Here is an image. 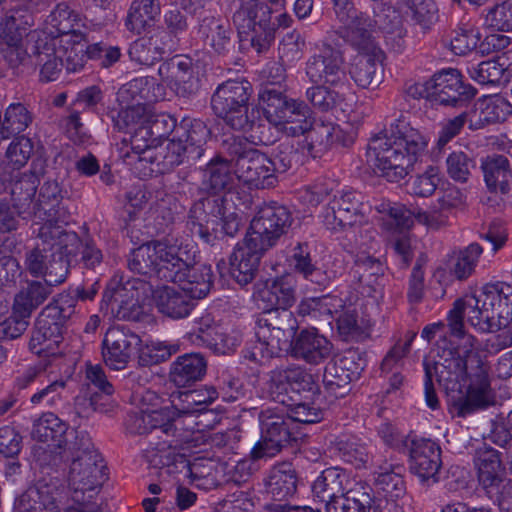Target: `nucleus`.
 I'll list each match as a JSON object with an SVG mask.
<instances>
[{
    "label": "nucleus",
    "mask_w": 512,
    "mask_h": 512,
    "mask_svg": "<svg viewBox=\"0 0 512 512\" xmlns=\"http://www.w3.org/2000/svg\"><path fill=\"white\" fill-rule=\"evenodd\" d=\"M474 336L463 337L456 349L445 348L432 362L424 360L425 400L429 408L439 407L433 378L450 395V411L457 417H466L494 404L490 387L489 365L475 347Z\"/></svg>",
    "instance_id": "obj_1"
},
{
    "label": "nucleus",
    "mask_w": 512,
    "mask_h": 512,
    "mask_svg": "<svg viewBox=\"0 0 512 512\" xmlns=\"http://www.w3.org/2000/svg\"><path fill=\"white\" fill-rule=\"evenodd\" d=\"M128 268L139 275L178 284L194 299L204 298L213 285L211 268L194 264L188 252L168 237L134 249L128 258Z\"/></svg>",
    "instance_id": "obj_2"
},
{
    "label": "nucleus",
    "mask_w": 512,
    "mask_h": 512,
    "mask_svg": "<svg viewBox=\"0 0 512 512\" xmlns=\"http://www.w3.org/2000/svg\"><path fill=\"white\" fill-rule=\"evenodd\" d=\"M426 146L425 137L417 129L398 120L389 131L371 138L367 161L387 181L398 183L411 173Z\"/></svg>",
    "instance_id": "obj_3"
},
{
    "label": "nucleus",
    "mask_w": 512,
    "mask_h": 512,
    "mask_svg": "<svg viewBox=\"0 0 512 512\" xmlns=\"http://www.w3.org/2000/svg\"><path fill=\"white\" fill-rule=\"evenodd\" d=\"M482 332H495L512 320V285L506 282L486 284L479 296L457 299L449 312L452 334L463 335V318Z\"/></svg>",
    "instance_id": "obj_4"
},
{
    "label": "nucleus",
    "mask_w": 512,
    "mask_h": 512,
    "mask_svg": "<svg viewBox=\"0 0 512 512\" xmlns=\"http://www.w3.org/2000/svg\"><path fill=\"white\" fill-rule=\"evenodd\" d=\"M252 85L247 80H228L220 84L211 97V107L215 115L230 128L238 131H251L250 137L264 145L276 141L266 124L255 123V111L250 109Z\"/></svg>",
    "instance_id": "obj_5"
},
{
    "label": "nucleus",
    "mask_w": 512,
    "mask_h": 512,
    "mask_svg": "<svg viewBox=\"0 0 512 512\" xmlns=\"http://www.w3.org/2000/svg\"><path fill=\"white\" fill-rule=\"evenodd\" d=\"M99 290L98 281L88 287L83 285L75 290V295L62 292L57 295L39 314L35 330L30 340V349L41 354L58 345L62 339L65 324L76 314L77 299L91 300Z\"/></svg>",
    "instance_id": "obj_6"
},
{
    "label": "nucleus",
    "mask_w": 512,
    "mask_h": 512,
    "mask_svg": "<svg viewBox=\"0 0 512 512\" xmlns=\"http://www.w3.org/2000/svg\"><path fill=\"white\" fill-rule=\"evenodd\" d=\"M67 449L68 452L62 459L72 458L68 475L72 501L78 505L88 506V509L100 508L99 505L92 504L91 500L104 479L105 466L101 455L85 435H81L80 440L71 443Z\"/></svg>",
    "instance_id": "obj_7"
},
{
    "label": "nucleus",
    "mask_w": 512,
    "mask_h": 512,
    "mask_svg": "<svg viewBox=\"0 0 512 512\" xmlns=\"http://www.w3.org/2000/svg\"><path fill=\"white\" fill-rule=\"evenodd\" d=\"M256 323L258 343L245 357L258 363L287 350L298 329L297 319L289 309L261 312Z\"/></svg>",
    "instance_id": "obj_8"
},
{
    "label": "nucleus",
    "mask_w": 512,
    "mask_h": 512,
    "mask_svg": "<svg viewBox=\"0 0 512 512\" xmlns=\"http://www.w3.org/2000/svg\"><path fill=\"white\" fill-rule=\"evenodd\" d=\"M264 117L287 136L303 135L310 127L309 107L304 101L289 98L275 87L265 86L259 93Z\"/></svg>",
    "instance_id": "obj_9"
},
{
    "label": "nucleus",
    "mask_w": 512,
    "mask_h": 512,
    "mask_svg": "<svg viewBox=\"0 0 512 512\" xmlns=\"http://www.w3.org/2000/svg\"><path fill=\"white\" fill-rule=\"evenodd\" d=\"M326 198L328 202L322 212V221L328 230L345 232L364 222L366 206L359 193L337 191L330 197L327 190L317 187L310 193L309 201L313 205H318Z\"/></svg>",
    "instance_id": "obj_10"
},
{
    "label": "nucleus",
    "mask_w": 512,
    "mask_h": 512,
    "mask_svg": "<svg viewBox=\"0 0 512 512\" xmlns=\"http://www.w3.org/2000/svg\"><path fill=\"white\" fill-rule=\"evenodd\" d=\"M272 9L262 0H244L233 14L240 41H248L257 53L267 51L275 38Z\"/></svg>",
    "instance_id": "obj_11"
},
{
    "label": "nucleus",
    "mask_w": 512,
    "mask_h": 512,
    "mask_svg": "<svg viewBox=\"0 0 512 512\" xmlns=\"http://www.w3.org/2000/svg\"><path fill=\"white\" fill-rule=\"evenodd\" d=\"M230 155L235 156L237 179L257 189L274 187L277 182L272 159L256 149H244L242 140L232 138L225 142Z\"/></svg>",
    "instance_id": "obj_12"
},
{
    "label": "nucleus",
    "mask_w": 512,
    "mask_h": 512,
    "mask_svg": "<svg viewBox=\"0 0 512 512\" xmlns=\"http://www.w3.org/2000/svg\"><path fill=\"white\" fill-rule=\"evenodd\" d=\"M383 11L386 12L383 19L381 15H376V19H371L363 13L355 15L344 28L342 37L357 51L356 56L383 54L372 35L373 28L379 26L387 32H393L401 22L398 13L392 7H387Z\"/></svg>",
    "instance_id": "obj_13"
},
{
    "label": "nucleus",
    "mask_w": 512,
    "mask_h": 512,
    "mask_svg": "<svg viewBox=\"0 0 512 512\" xmlns=\"http://www.w3.org/2000/svg\"><path fill=\"white\" fill-rule=\"evenodd\" d=\"M144 288L145 283L139 279L122 283L113 278L104 291L101 309L118 320L138 321L143 313L140 301Z\"/></svg>",
    "instance_id": "obj_14"
},
{
    "label": "nucleus",
    "mask_w": 512,
    "mask_h": 512,
    "mask_svg": "<svg viewBox=\"0 0 512 512\" xmlns=\"http://www.w3.org/2000/svg\"><path fill=\"white\" fill-rule=\"evenodd\" d=\"M267 391L273 401L287 406L300 393L315 394L318 385L312 374L300 366L280 367L269 373Z\"/></svg>",
    "instance_id": "obj_15"
},
{
    "label": "nucleus",
    "mask_w": 512,
    "mask_h": 512,
    "mask_svg": "<svg viewBox=\"0 0 512 512\" xmlns=\"http://www.w3.org/2000/svg\"><path fill=\"white\" fill-rule=\"evenodd\" d=\"M292 222L293 218L289 209L273 202L258 210L246 235L269 249L283 234L287 233Z\"/></svg>",
    "instance_id": "obj_16"
},
{
    "label": "nucleus",
    "mask_w": 512,
    "mask_h": 512,
    "mask_svg": "<svg viewBox=\"0 0 512 512\" xmlns=\"http://www.w3.org/2000/svg\"><path fill=\"white\" fill-rule=\"evenodd\" d=\"M70 214L67 209L48 210V218H43L44 223L39 228L38 237L50 250L56 249L69 261L70 256H75L80 250L82 241L77 233L66 230L63 225L68 223Z\"/></svg>",
    "instance_id": "obj_17"
},
{
    "label": "nucleus",
    "mask_w": 512,
    "mask_h": 512,
    "mask_svg": "<svg viewBox=\"0 0 512 512\" xmlns=\"http://www.w3.org/2000/svg\"><path fill=\"white\" fill-rule=\"evenodd\" d=\"M71 12L66 9H59L57 16L63 19H54L58 31L62 34L61 38H58L59 48L57 51L59 55H62L64 67L68 73L80 72L84 69L87 60L91 59L88 56L90 45L83 38L81 34H71L74 32L73 25L71 23Z\"/></svg>",
    "instance_id": "obj_18"
},
{
    "label": "nucleus",
    "mask_w": 512,
    "mask_h": 512,
    "mask_svg": "<svg viewBox=\"0 0 512 512\" xmlns=\"http://www.w3.org/2000/svg\"><path fill=\"white\" fill-rule=\"evenodd\" d=\"M261 439L251 451L254 459L273 457L287 445L291 439L290 422L272 409L262 410L259 414Z\"/></svg>",
    "instance_id": "obj_19"
},
{
    "label": "nucleus",
    "mask_w": 512,
    "mask_h": 512,
    "mask_svg": "<svg viewBox=\"0 0 512 512\" xmlns=\"http://www.w3.org/2000/svg\"><path fill=\"white\" fill-rule=\"evenodd\" d=\"M225 210V198L222 196L212 194L195 202L188 217L191 233L211 243L218 235V226Z\"/></svg>",
    "instance_id": "obj_20"
},
{
    "label": "nucleus",
    "mask_w": 512,
    "mask_h": 512,
    "mask_svg": "<svg viewBox=\"0 0 512 512\" xmlns=\"http://www.w3.org/2000/svg\"><path fill=\"white\" fill-rule=\"evenodd\" d=\"M305 74L314 84L342 87L347 83L343 55L330 45H325L319 53L307 59Z\"/></svg>",
    "instance_id": "obj_21"
},
{
    "label": "nucleus",
    "mask_w": 512,
    "mask_h": 512,
    "mask_svg": "<svg viewBox=\"0 0 512 512\" xmlns=\"http://www.w3.org/2000/svg\"><path fill=\"white\" fill-rule=\"evenodd\" d=\"M158 74L179 98H191L199 90V78L189 57L171 58L159 66Z\"/></svg>",
    "instance_id": "obj_22"
},
{
    "label": "nucleus",
    "mask_w": 512,
    "mask_h": 512,
    "mask_svg": "<svg viewBox=\"0 0 512 512\" xmlns=\"http://www.w3.org/2000/svg\"><path fill=\"white\" fill-rule=\"evenodd\" d=\"M141 339L125 326L110 327L102 341L104 363L113 370H122L129 363Z\"/></svg>",
    "instance_id": "obj_23"
},
{
    "label": "nucleus",
    "mask_w": 512,
    "mask_h": 512,
    "mask_svg": "<svg viewBox=\"0 0 512 512\" xmlns=\"http://www.w3.org/2000/svg\"><path fill=\"white\" fill-rule=\"evenodd\" d=\"M432 103L444 106H462L470 101L475 90L462 81L458 70L448 69L432 77Z\"/></svg>",
    "instance_id": "obj_24"
},
{
    "label": "nucleus",
    "mask_w": 512,
    "mask_h": 512,
    "mask_svg": "<svg viewBox=\"0 0 512 512\" xmlns=\"http://www.w3.org/2000/svg\"><path fill=\"white\" fill-rule=\"evenodd\" d=\"M31 436L39 442H51L52 451L63 458L68 452L71 443L79 441L81 436L53 413L43 414L32 427Z\"/></svg>",
    "instance_id": "obj_25"
},
{
    "label": "nucleus",
    "mask_w": 512,
    "mask_h": 512,
    "mask_svg": "<svg viewBox=\"0 0 512 512\" xmlns=\"http://www.w3.org/2000/svg\"><path fill=\"white\" fill-rule=\"evenodd\" d=\"M267 250L246 235L244 240L236 245L230 256V275L240 285L252 282L257 273L260 259Z\"/></svg>",
    "instance_id": "obj_26"
},
{
    "label": "nucleus",
    "mask_w": 512,
    "mask_h": 512,
    "mask_svg": "<svg viewBox=\"0 0 512 512\" xmlns=\"http://www.w3.org/2000/svg\"><path fill=\"white\" fill-rule=\"evenodd\" d=\"M289 348L295 359L318 365L331 356L333 344L316 328H307L294 336Z\"/></svg>",
    "instance_id": "obj_27"
},
{
    "label": "nucleus",
    "mask_w": 512,
    "mask_h": 512,
    "mask_svg": "<svg viewBox=\"0 0 512 512\" xmlns=\"http://www.w3.org/2000/svg\"><path fill=\"white\" fill-rule=\"evenodd\" d=\"M31 38L34 44H31L28 55L34 57L35 63L41 66V81L57 80L64 66L62 55L57 51L58 38L49 37L45 33H34Z\"/></svg>",
    "instance_id": "obj_28"
},
{
    "label": "nucleus",
    "mask_w": 512,
    "mask_h": 512,
    "mask_svg": "<svg viewBox=\"0 0 512 512\" xmlns=\"http://www.w3.org/2000/svg\"><path fill=\"white\" fill-rule=\"evenodd\" d=\"M69 261L54 257L46 248L35 247L25 256V267L33 277H43L50 284H61L68 275Z\"/></svg>",
    "instance_id": "obj_29"
},
{
    "label": "nucleus",
    "mask_w": 512,
    "mask_h": 512,
    "mask_svg": "<svg viewBox=\"0 0 512 512\" xmlns=\"http://www.w3.org/2000/svg\"><path fill=\"white\" fill-rule=\"evenodd\" d=\"M410 455V470L423 481H437L441 467V449L430 439H412L406 449Z\"/></svg>",
    "instance_id": "obj_30"
},
{
    "label": "nucleus",
    "mask_w": 512,
    "mask_h": 512,
    "mask_svg": "<svg viewBox=\"0 0 512 512\" xmlns=\"http://www.w3.org/2000/svg\"><path fill=\"white\" fill-rule=\"evenodd\" d=\"M35 492L39 503L51 512H103L101 508L88 509V506L75 504L66 487L56 478L38 481Z\"/></svg>",
    "instance_id": "obj_31"
},
{
    "label": "nucleus",
    "mask_w": 512,
    "mask_h": 512,
    "mask_svg": "<svg viewBox=\"0 0 512 512\" xmlns=\"http://www.w3.org/2000/svg\"><path fill=\"white\" fill-rule=\"evenodd\" d=\"M171 40L163 27H158L149 35L135 40L129 48L130 59L141 65H153L161 60L167 52H172Z\"/></svg>",
    "instance_id": "obj_32"
},
{
    "label": "nucleus",
    "mask_w": 512,
    "mask_h": 512,
    "mask_svg": "<svg viewBox=\"0 0 512 512\" xmlns=\"http://www.w3.org/2000/svg\"><path fill=\"white\" fill-rule=\"evenodd\" d=\"M306 99L321 112L340 110L343 113H349L353 109L351 103L353 97L347 83L342 87L315 84L306 90Z\"/></svg>",
    "instance_id": "obj_33"
},
{
    "label": "nucleus",
    "mask_w": 512,
    "mask_h": 512,
    "mask_svg": "<svg viewBox=\"0 0 512 512\" xmlns=\"http://www.w3.org/2000/svg\"><path fill=\"white\" fill-rule=\"evenodd\" d=\"M237 179L235 165L223 157L210 159L202 170L200 189L208 194L218 195L233 189Z\"/></svg>",
    "instance_id": "obj_34"
},
{
    "label": "nucleus",
    "mask_w": 512,
    "mask_h": 512,
    "mask_svg": "<svg viewBox=\"0 0 512 512\" xmlns=\"http://www.w3.org/2000/svg\"><path fill=\"white\" fill-rule=\"evenodd\" d=\"M355 480L339 467L325 469L314 481L312 491L315 497L325 502L326 506L334 501L340 500L350 490Z\"/></svg>",
    "instance_id": "obj_35"
},
{
    "label": "nucleus",
    "mask_w": 512,
    "mask_h": 512,
    "mask_svg": "<svg viewBox=\"0 0 512 512\" xmlns=\"http://www.w3.org/2000/svg\"><path fill=\"white\" fill-rule=\"evenodd\" d=\"M165 90L154 77H137L122 85L117 92L120 105L129 103L149 104L164 98Z\"/></svg>",
    "instance_id": "obj_36"
},
{
    "label": "nucleus",
    "mask_w": 512,
    "mask_h": 512,
    "mask_svg": "<svg viewBox=\"0 0 512 512\" xmlns=\"http://www.w3.org/2000/svg\"><path fill=\"white\" fill-rule=\"evenodd\" d=\"M198 34L204 44L218 54H227L234 48L233 31L229 23L220 17H203Z\"/></svg>",
    "instance_id": "obj_37"
},
{
    "label": "nucleus",
    "mask_w": 512,
    "mask_h": 512,
    "mask_svg": "<svg viewBox=\"0 0 512 512\" xmlns=\"http://www.w3.org/2000/svg\"><path fill=\"white\" fill-rule=\"evenodd\" d=\"M48 280H26L14 296L13 311L24 317H31L52 294L53 287Z\"/></svg>",
    "instance_id": "obj_38"
},
{
    "label": "nucleus",
    "mask_w": 512,
    "mask_h": 512,
    "mask_svg": "<svg viewBox=\"0 0 512 512\" xmlns=\"http://www.w3.org/2000/svg\"><path fill=\"white\" fill-rule=\"evenodd\" d=\"M207 369V362L200 353H187L172 362L169 371L170 381L177 387H186L200 381Z\"/></svg>",
    "instance_id": "obj_39"
},
{
    "label": "nucleus",
    "mask_w": 512,
    "mask_h": 512,
    "mask_svg": "<svg viewBox=\"0 0 512 512\" xmlns=\"http://www.w3.org/2000/svg\"><path fill=\"white\" fill-rule=\"evenodd\" d=\"M157 309L171 319H183L194 309V298L170 286H163L154 292Z\"/></svg>",
    "instance_id": "obj_40"
},
{
    "label": "nucleus",
    "mask_w": 512,
    "mask_h": 512,
    "mask_svg": "<svg viewBox=\"0 0 512 512\" xmlns=\"http://www.w3.org/2000/svg\"><path fill=\"white\" fill-rule=\"evenodd\" d=\"M476 465L479 486L484 493L493 492L496 486L508 480L499 453L492 448L478 451Z\"/></svg>",
    "instance_id": "obj_41"
},
{
    "label": "nucleus",
    "mask_w": 512,
    "mask_h": 512,
    "mask_svg": "<svg viewBox=\"0 0 512 512\" xmlns=\"http://www.w3.org/2000/svg\"><path fill=\"white\" fill-rule=\"evenodd\" d=\"M298 475L291 463L275 465L266 480L267 494L275 501H285L293 497L298 487Z\"/></svg>",
    "instance_id": "obj_42"
},
{
    "label": "nucleus",
    "mask_w": 512,
    "mask_h": 512,
    "mask_svg": "<svg viewBox=\"0 0 512 512\" xmlns=\"http://www.w3.org/2000/svg\"><path fill=\"white\" fill-rule=\"evenodd\" d=\"M465 202V195L454 185H449L442 192L437 200V205L433 206L431 212L419 211L415 214V218L419 223L429 227L438 228L447 221L445 212L459 208Z\"/></svg>",
    "instance_id": "obj_43"
},
{
    "label": "nucleus",
    "mask_w": 512,
    "mask_h": 512,
    "mask_svg": "<svg viewBox=\"0 0 512 512\" xmlns=\"http://www.w3.org/2000/svg\"><path fill=\"white\" fill-rule=\"evenodd\" d=\"M34 33L42 32L37 30L32 31V33L17 31L0 22V53L10 67H18L28 56L31 45L24 48L23 38L27 37L28 41L34 44V40L31 38Z\"/></svg>",
    "instance_id": "obj_44"
},
{
    "label": "nucleus",
    "mask_w": 512,
    "mask_h": 512,
    "mask_svg": "<svg viewBox=\"0 0 512 512\" xmlns=\"http://www.w3.org/2000/svg\"><path fill=\"white\" fill-rule=\"evenodd\" d=\"M218 398L214 387L179 391L171 394V404L179 417L205 411Z\"/></svg>",
    "instance_id": "obj_45"
},
{
    "label": "nucleus",
    "mask_w": 512,
    "mask_h": 512,
    "mask_svg": "<svg viewBox=\"0 0 512 512\" xmlns=\"http://www.w3.org/2000/svg\"><path fill=\"white\" fill-rule=\"evenodd\" d=\"M383 54L375 56H355L350 75L362 89H376L383 81Z\"/></svg>",
    "instance_id": "obj_46"
},
{
    "label": "nucleus",
    "mask_w": 512,
    "mask_h": 512,
    "mask_svg": "<svg viewBox=\"0 0 512 512\" xmlns=\"http://www.w3.org/2000/svg\"><path fill=\"white\" fill-rule=\"evenodd\" d=\"M481 168L485 183L491 192L508 193L512 172L507 157L503 155L487 156L482 161Z\"/></svg>",
    "instance_id": "obj_47"
},
{
    "label": "nucleus",
    "mask_w": 512,
    "mask_h": 512,
    "mask_svg": "<svg viewBox=\"0 0 512 512\" xmlns=\"http://www.w3.org/2000/svg\"><path fill=\"white\" fill-rule=\"evenodd\" d=\"M210 130L206 123L200 119L185 118L175 131L179 139H184L188 146L189 156L193 160L200 159L205 152L204 145L210 137Z\"/></svg>",
    "instance_id": "obj_48"
},
{
    "label": "nucleus",
    "mask_w": 512,
    "mask_h": 512,
    "mask_svg": "<svg viewBox=\"0 0 512 512\" xmlns=\"http://www.w3.org/2000/svg\"><path fill=\"white\" fill-rule=\"evenodd\" d=\"M160 14V0H134L129 8L125 26L130 32L141 34Z\"/></svg>",
    "instance_id": "obj_49"
},
{
    "label": "nucleus",
    "mask_w": 512,
    "mask_h": 512,
    "mask_svg": "<svg viewBox=\"0 0 512 512\" xmlns=\"http://www.w3.org/2000/svg\"><path fill=\"white\" fill-rule=\"evenodd\" d=\"M346 358L330 361L325 366L323 384L328 396L343 398L351 390L352 374L346 369Z\"/></svg>",
    "instance_id": "obj_50"
},
{
    "label": "nucleus",
    "mask_w": 512,
    "mask_h": 512,
    "mask_svg": "<svg viewBox=\"0 0 512 512\" xmlns=\"http://www.w3.org/2000/svg\"><path fill=\"white\" fill-rule=\"evenodd\" d=\"M353 272L363 288L369 289L368 295H371V292H377L380 288L379 279L384 275L385 265L379 258L360 253L356 256Z\"/></svg>",
    "instance_id": "obj_51"
},
{
    "label": "nucleus",
    "mask_w": 512,
    "mask_h": 512,
    "mask_svg": "<svg viewBox=\"0 0 512 512\" xmlns=\"http://www.w3.org/2000/svg\"><path fill=\"white\" fill-rule=\"evenodd\" d=\"M331 133H340L339 130H334L333 126L319 124L314 127L310 125L303 135L305 138L299 143V149L302 154L312 158L321 157L332 147Z\"/></svg>",
    "instance_id": "obj_52"
},
{
    "label": "nucleus",
    "mask_w": 512,
    "mask_h": 512,
    "mask_svg": "<svg viewBox=\"0 0 512 512\" xmlns=\"http://www.w3.org/2000/svg\"><path fill=\"white\" fill-rule=\"evenodd\" d=\"M38 185L39 179L32 172L23 173L14 180L11 186V199L19 213L27 211L33 204Z\"/></svg>",
    "instance_id": "obj_53"
},
{
    "label": "nucleus",
    "mask_w": 512,
    "mask_h": 512,
    "mask_svg": "<svg viewBox=\"0 0 512 512\" xmlns=\"http://www.w3.org/2000/svg\"><path fill=\"white\" fill-rule=\"evenodd\" d=\"M375 487L387 501H396L406 493L405 482L402 475L391 469V466L379 465V471L375 478Z\"/></svg>",
    "instance_id": "obj_54"
},
{
    "label": "nucleus",
    "mask_w": 512,
    "mask_h": 512,
    "mask_svg": "<svg viewBox=\"0 0 512 512\" xmlns=\"http://www.w3.org/2000/svg\"><path fill=\"white\" fill-rule=\"evenodd\" d=\"M483 248L478 243H471L459 250L451 259L450 273L458 280L467 279L477 266Z\"/></svg>",
    "instance_id": "obj_55"
},
{
    "label": "nucleus",
    "mask_w": 512,
    "mask_h": 512,
    "mask_svg": "<svg viewBox=\"0 0 512 512\" xmlns=\"http://www.w3.org/2000/svg\"><path fill=\"white\" fill-rule=\"evenodd\" d=\"M61 188L56 180H47L40 188L38 201L33 205L40 219L48 218V210L66 209L61 205Z\"/></svg>",
    "instance_id": "obj_56"
},
{
    "label": "nucleus",
    "mask_w": 512,
    "mask_h": 512,
    "mask_svg": "<svg viewBox=\"0 0 512 512\" xmlns=\"http://www.w3.org/2000/svg\"><path fill=\"white\" fill-rule=\"evenodd\" d=\"M507 67L500 58L483 61L468 69L470 77L481 85H498L503 79Z\"/></svg>",
    "instance_id": "obj_57"
},
{
    "label": "nucleus",
    "mask_w": 512,
    "mask_h": 512,
    "mask_svg": "<svg viewBox=\"0 0 512 512\" xmlns=\"http://www.w3.org/2000/svg\"><path fill=\"white\" fill-rule=\"evenodd\" d=\"M146 410L151 433H162L166 437L176 435L177 428L175 422L179 416L172 404L170 407H160L159 409L146 408Z\"/></svg>",
    "instance_id": "obj_58"
},
{
    "label": "nucleus",
    "mask_w": 512,
    "mask_h": 512,
    "mask_svg": "<svg viewBox=\"0 0 512 512\" xmlns=\"http://www.w3.org/2000/svg\"><path fill=\"white\" fill-rule=\"evenodd\" d=\"M349 503L355 505L364 512H379L382 509L383 500L374 495L373 489L366 483L356 482L347 492Z\"/></svg>",
    "instance_id": "obj_59"
},
{
    "label": "nucleus",
    "mask_w": 512,
    "mask_h": 512,
    "mask_svg": "<svg viewBox=\"0 0 512 512\" xmlns=\"http://www.w3.org/2000/svg\"><path fill=\"white\" fill-rule=\"evenodd\" d=\"M335 450L345 462L356 468L364 467L370 458L365 444L355 438H339L335 442Z\"/></svg>",
    "instance_id": "obj_60"
},
{
    "label": "nucleus",
    "mask_w": 512,
    "mask_h": 512,
    "mask_svg": "<svg viewBox=\"0 0 512 512\" xmlns=\"http://www.w3.org/2000/svg\"><path fill=\"white\" fill-rule=\"evenodd\" d=\"M122 108L112 116L115 126L125 130L133 125H146L149 117V108L144 103H129L121 105Z\"/></svg>",
    "instance_id": "obj_61"
},
{
    "label": "nucleus",
    "mask_w": 512,
    "mask_h": 512,
    "mask_svg": "<svg viewBox=\"0 0 512 512\" xmlns=\"http://www.w3.org/2000/svg\"><path fill=\"white\" fill-rule=\"evenodd\" d=\"M33 117L26 106L22 103L10 104L4 113V130L8 138L12 135L25 131L32 123Z\"/></svg>",
    "instance_id": "obj_62"
},
{
    "label": "nucleus",
    "mask_w": 512,
    "mask_h": 512,
    "mask_svg": "<svg viewBox=\"0 0 512 512\" xmlns=\"http://www.w3.org/2000/svg\"><path fill=\"white\" fill-rule=\"evenodd\" d=\"M474 168V159L463 151H453L446 159V172L456 182L466 183Z\"/></svg>",
    "instance_id": "obj_63"
},
{
    "label": "nucleus",
    "mask_w": 512,
    "mask_h": 512,
    "mask_svg": "<svg viewBox=\"0 0 512 512\" xmlns=\"http://www.w3.org/2000/svg\"><path fill=\"white\" fill-rule=\"evenodd\" d=\"M512 113V105L503 97L495 96L481 104L479 121L484 124L503 122Z\"/></svg>",
    "instance_id": "obj_64"
}]
</instances>
